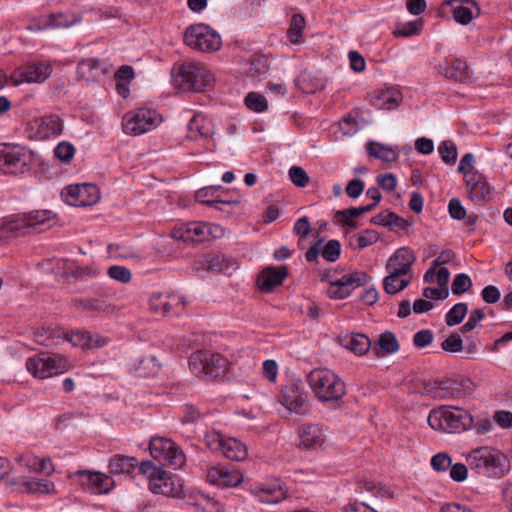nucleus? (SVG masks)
I'll return each mask as SVG.
<instances>
[{"instance_id": "1", "label": "nucleus", "mask_w": 512, "mask_h": 512, "mask_svg": "<svg viewBox=\"0 0 512 512\" xmlns=\"http://www.w3.org/2000/svg\"><path fill=\"white\" fill-rule=\"evenodd\" d=\"M307 382L320 402L340 407L346 385L335 372L326 368L314 369L307 375Z\"/></svg>"}, {"instance_id": "2", "label": "nucleus", "mask_w": 512, "mask_h": 512, "mask_svg": "<svg viewBox=\"0 0 512 512\" xmlns=\"http://www.w3.org/2000/svg\"><path fill=\"white\" fill-rule=\"evenodd\" d=\"M471 469L491 477L501 478L510 471V461L501 451L483 446L471 450L466 455Z\"/></svg>"}, {"instance_id": "3", "label": "nucleus", "mask_w": 512, "mask_h": 512, "mask_svg": "<svg viewBox=\"0 0 512 512\" xmlns=\"http://www.w3.org/2000/svg\"><path fill=\"white\" fill-rule=\"evenodd\" d=\"M428 423L437 431L459 433L473 425V417L468 411L459 407L439 406L430 411Z\"/></svg>"}, {"instance_id": "4", "label": "nucleus", "mask_w": 512, "mask_h": 512, "mask_svg": "<svg viewBox=\"0 0 512 512\" xmlns=\"http://www.w3.org/2000/svg\"><path fill=\"white\" fill-rule=\"evenodd\" d=\"M54 213L50 210L32 211L23 216H12L3 220L8 238L27 233H41L52 226Z\"/></svg>"}, {"instance_id": "5", "label": "nucleus", "mask_w": 512, "mask_h": 512, "mask_svg": "<svg viewBox=\"0 0 512 512\" xmlns=\"http://www.w3.org/2000/svg\"><path fill=\"white\" fill-rule=\"evenodd\" d=\"M173 81L183 92H200L212 84L214 77L204 64L186 63L179 67Z\"/></svg>"}, {"instance_id": "6", "label": "nucleus", "mask_w": 512, "mask_h": 512, "mask_svg": "<svg viewBox=\"0 0 512 512\" xmlns=\"http://www.w3.org/2000/svg\"><path fill=\"white\" fill-rule=\"evenodd\" d=\"M35 161L34 152L19 144H0V171L17 175L30 169Z\"/></svg>"}, {"instance_id": "7", "label": "nucleus", "mask_w": 512, "mask_h": 512, "mask_svg": "<svg viewBox=\"0 0 512 512\" xmlns=\"http://www.w3.org/2000/svg\"><path fill=\"white\" fill-rule=\"evenodd\" d=\"M189 367L198 377L214 379L228 371L229 361L219 353L199 350L191 354Z\"/></svg>"}, {"instance_id": "8", "label": "nucleus", "mask_w": 512, "mask_h": 512, "mask_svg": "<svg viewBox=\"0 0 512 512\" xmlns=\"http://www.w3.org/2000/svg\"><path fill=\"white\" fill-rule=\"evenodd\" d=\"M70 361L60 354L40 353L28 358L26 361L27 370L39 379H46L62 374L71 368Z\"/></svg>"}, {"instance_id": "9", "label": "nucleus", "mask_w": 512, "mask_h": 512, "mask_svg": "<svg viewBox=\"0 0 512 512\" xmlns=\"http://www.w3.org/2000/svg\"><path fill=\"white\" fill-rule=\"evenodd\" d=\"M204 440L208 449L229 460L243 461L248 456V449L244 443L236 438L226 437L219 431L206 432Z\"/></svg>"}, {"instance_id": "10", "label": "nucleus", "mask_w": 512, "mask_h": 512, "mask_svg": "<svg viewBox=\"0 0 512 512\" xmlns=\"http://www.w3.org/2000/svg\"><path fill=\"white\" fill-rule=\"evenodd\" d=\"M184 42L192 49L200 52H215L222 46L220 35L205 24L188 27L184 33Z\"/></svg>"}, {"instance_id": "11", "label": "nucleus", "mask_w": 512, "mask_h": 512, "mask_svg": "<svg viewBox=\"0 0 512 512\" xmlns=\"http://www.w3.org/2000/svg\"><path fill=\"white\" fill-rule=\"evenodd\" d=\"M161 120V116L155 110L140 108L124 115L123 131L129 135H141L156 128Z\"/></svg>"}, {"instance_id": "12", "label": "nucleus", "mask_w": 512, "mask_h": 512, "mask_svg": "<svg viewBox=\"0 0 512 512\" xmlns=\"http://www.w3.org/2000/svg\"><path fill=\"white\" fill-rule=\"evenodd\" d=\"M149 450L154 459L164 461L175 469L182 467L186 461L185 454L180 447L172 440L164 437L152 438Z\"/></svg>"}, {"instance_id": "13", "label": "nucleus", "mask_w": 512, "mask_h": 512, "mask_svg": "<svg viewBox=\"0 0 512 512\" xmlns=\"http://www.w3.org/2000/svg\"><path fill=\"white\" fill-rule=\"evenodd\" d=\"M61 196L64 201L76 207L91 206L100 199V192L96 185L90 183L66 186Z\"/></svg>"}, {"instance_id": "14", "label": "nucleus", "mask_w": 512, "mask_h": 512, "mask_svg": "<svg viewBox=\"0 0 512 512\" xmlns=\"http://www.w3.org/2000/svg\"><path fill=\"white\" fill-rule=\"evenodd\" d=\"M371 277L364 271H354L342 275L337 281L328 287L327 295L332 299H345L354 290L366 286Z\"/></svg>"}, {"instance_id": "15", "label": "nucleus", "mask_w": 512, "mask_h": 512, "mask_svg": "<svg viewBox=\"0 0 512 512\" xmlns=\"http://www.w3.org/2000/svg\"><path fill=\"white\" fill-rule=\"evenodd\" d=\"M415 261L416 255L411 248L401 247L397 249L390 256L386 264V269L389 271L387 282H394L396 275H407Z\"/></svg>"}, {"instance_id": "16", "label": "nucleus", "mask_w": 512, "mask_h": 512, "mask_svg": "<svg viewBox=\"0 0 512 512\" xmlns=\"http://www.w3.org/2000/svg\"><path fill=\"white\" fill-rule=\"evenodd\" d=\"M206 478L210 484L222 488L237 487L243 482V474L238 469L223 464L208 468Z\"/></svg>"}, {"instance_id": "17", "label": "nucleus", "mask_w": 512, "mask_h": 512, "mask_svg": "<svg viewBox=\"0 0 512 512\" xmlns=\"http://www.w3.org/2000/svg\"><path fill=\"white\" fill-rule=\"evenodd\" d=\"M279 401L291 413L306 415L309 412L307 396L295 383L288 384L282 389Z\"/></svg>"}, {"instance_id": "18", "label": "nucleus", "mask_w": 512, "mask_h": 512, "mask_svg": "<svg viewBox=\"0 0 512 512\" xmlns=\"http://www.w3.org/2000/svg\"><path fill=\"white\" fill-rule=\"evenodd\" d=\"M53 68L49 62H31L19 68L16 75L17 81L29 83H42L52 74Z\"/></svg>"}, {"instance_id": "19", "label": "nucleus", "mask_w": 512, "mask_h": 512, "mask_svg": "<svg viewBox=\"0 0 512 512\" xmlns=\"http://www.w3.org/2000/svg\"><path fill=\"white\" fill-rule=\"evenodd\" d=\"M288 275L286 266H269L264 268L257 277V286L263 293H271L281 285Z\"/></svg>"}, {"instance_id": "20", "label": "nucleus", "mask_w": 512, "mask_h": 512, "mask_svg": "<svg viewBox=\"0 0 512 512\" xmlns=\"http://www.w3.org/2000/svg\"><path fill=\"white\" fill-rule=\"evenodd\" d=\"M437 69L439 74L456 82L465 83L470 79L466 62L456 57L445 58Z\"/></svg>"}, {"instance_id": "21", "label": "nucleus", "mask_w": 512, "mask_h": 512, "mask_svg": "<svg viewBox=\"0 0 512 512\" xmlns=\"http://www.w3.org/2000/svg\"><path fill=\"white\" fill-rule=\"evenodd\" d=\"M112 66L96 58L83 59L78 63L77 72L86 81H97L110 73Z\"/></svg>"}, {"instance_id": "22", "label": "nucleus", "mask_w": 512, "mask_h": 512, "mask_svg": "<svg viewBox=\"0 0 512 512\" xmlns=\"http://www.w3.org/2000/svg\"><path fill=\"white\" fill-rule=\"evenodd\" d=\"M322 240L315 242L305 253V258L308 262H314L321 255L329 262H335L339 259L341 254V244L338 240H329L323 248H321Z\"/></svg>"}, {"instance_id": "23", "label": "nucleus", "mask_w": 512, "mask_h": 512, "mask_svg": "<svg viewBox=\"0 0 512 512\" xmlns=\"http://www.w3.org/2000/svg\"><path fill=\"white\" fill-rule=\"evenodd\" d=\"M299 448L305 450L318 449L323 446L326 436L319 425L308 424L298 430Z\"/></svg>"}, {"instance_id": "24", "label": "nucleus", "mask_w": 512, "mask_h": 512, "mask_svg": "<svg viewBox=\"0 0 512 512\" xmlns=\"http://www.w3.org/2000/svg\"><path fill=\"white\" fill-rule=\"evenodd\" d=\"M206 231L205 222H189L176 228L173 237L186 243H202L206 241Z\"/></svg>"}, {"instance_id": "25", "label": "nucleus", "mask_w": 512, "mask_h": 512, "mask_svg": "<svg viewBox=\"0 0 512 512\" xmlns=\"http://www.w3.org/2000/svg\"><path fill=\"white\" fill-rule=\"evenodd\" d=\"M73 304L77 309H82L83 311L99 315H110L116 309L115 305H113L109 301V298L104 295L87 297L85 299H75Z\"/></svg>"}, {"instance_id": "26", "label": "nucleus", "mask_w": 512, "mask_h": 512, "mask_svg": "<svg viewBox=\"0 0 512 512\" xmlns=\"http://www.w3.org/2000/svg\"><path fill=\"white\" fill-rule=\"evenodd\" d=\"M75 475L79 477L80 484L83 487L92 488L96 493L109 492L113 484V481L109 476L99 472L78 470Z\"/></svg>"}, {"instance_id": "27", "label": "nucleus", "mask_w": 512, "mask_h": 512, "mask_svg": "<svg viewBox=\"0 0 512 512\" xmlns=\"http://www.w3.org/2000/svg\"><path fill=\"white\" fill-rule=\"evenodd\" d=\"M456 22L466 25L480 14V9L473 0H448Z\"/></svg>"}, {"instance_id": "28", "label": "nucleus", "mask_w": 512, "mask_h": 512, "mask_svg": "<svg viewBox=\"0 0 512 512\" xmlns=\"http://www.w3.org/2000/svg\"><path fill=\"white\" fill-rule=\"evenodd\" d=\"M184 305L181 297L175 294L153 293L149 298V308L151 312L165 316L171 312L172 308L178 305Z\"/></svg>"}, {"instance_id": "29", "label": "nucleus", "mask_w": 512, "mask_h": 512, "mask_svg": "<svg viewBox=\"0 0 512 512\" xmlns=\"http://www.w3.org/2000/svg\"><path fill=\"white\" fill-rule=\"evenodd\" d=\"M195 265L201 266L206 271L227 272L236 265L234 259L226 257L223 254H206L202 260Z\"/></svg>"}, {"instance_id": "30", "label": "nucleus", "mask_w": 512, "mask_h": 512, "mask_svg": "<svg viewBox=\"0 0 512 512\" xmlns=\"http://www.w3.org/2000/svg\"><path fill=\"white\" fill-rule=\"evenodd\" d=\"M340 343L358 356L366 354L372 347L369 337L361 333L344 335L340 337Z\"/></svg>"}, {"instance_id": "31", "label": "nucleus", "mask_w": 512, "mask_h": 512, "mask_svg": "<svg viewBox=\"0 0 512 512\" xmlns=\"http://www.w3.org/2000/svg\"><path fill=\"white\" fill-rule=\"evenodd\" d=\"M401 99V94L398 91L382 90L373 93L370 102L377 109L394 110L399 106Z\"/></svg>"}, {"instance_id": "32", "label": "nucleus", "mask_w": 512, "mask_h": 512, "mask_svg": "<svg viewBox=\"0 0 512 512\" xmlns=\"http://www.w3.org/2000/svg\"><path fill=\"white\" fill-rule=\"evenodd\" d=\"M260 500L266 503H278L286 498L287 492L279 481L272 483H261L255 487Z\"/></svg>"}, {"instance_id": "33", "label": "nucleus", "mask_w": 512, "mask_h": 512, "mask_svg": "<svg viewBox=\"0 0 512 512\" xmlns=\"http://www.w3.org/2000/svg\"><path fill=\"white\" fill-rule=\"evenodd\" d=\"M371 348L377 358H382L388 354L397 352L400 345L393 332L385 331L379 336L378 341Z\"/></svg>"}, {"instance_id": "34", "label": "nucleus", "mask_w": 512, "mask_h": 512, "mask_svg": "<svg viewBox=\"0 0 512 512\" xmlns=\"http://www.w3.org/2000/svg\"><path fill=\"white\" fill-rule=\"evenodd\" d=\"M76 22L75 18H68L64 14H50L41 17L36 23L30 25L29 28L34 30H44L48 28H67Z\"/></svg>"}, {"instance_id": "35", "label": "nucleus", "mask_w": 512, "mask_h": 512, "mask_svg": "<svg viewBox=\"0 0 512 512\" xmlns=\"http://www.w3.org/2000/svg\"><path fill=\"white\" fill-rule=\"evenodd\" d=\"M221 189V186H209L199 189L196 192V200L202 204H205L210 207H214L217 210L224 211L225 206H231L234 204H238L236 200H224L219 198H208V193H218Z\"/></svg>"}, {"instance_id": "36", "label": "nucleus", "mask_w": 512, "mask_h": 512, "mask_svg": "<svg viewBox=\"0 0 512 512\" xmlns=\"http://www.w3.org/2000/svg\"><path fill=\"white\" fill-rule=\"evenodd\" d=\"M370 222L374 225H381L385 227H396L404 231H408L411 226V221L404 219L391 211H384L373 216Z\"/></svg>"}, {"instance_id": "37", "label": "nucleus", "mask_w": 512, "mask_h": 512, "mask_svg": "<svg viewBox=\"0 0 512 512\" xmlns=\"http://www.w3.org/2000/svg\"><path fill=\"white\" fill-rule=\"evenodd\" d=\"M297 86L305 93H315L325 87L326 81L312 71L302 72L296 79Z\"/></svg>"}, {"instance_id": "38", "label": "nucleus", "mask_w": 512, "mask_h": 512, "mask_svg": "<svg viewBox=\"0 0 512 512\" xmlns=\"http://www.w3.org/2000/svg\"><path fill=\"white\" fill-rule=\"evenodd\" d=\"M137 465L134 457L115 455L109 462V470L114 475H130Z\"/></svg>"}, {"instance_id": "39", "label": "nucleus", "mask_w": 512, "mask_h": 512, "mask_svg": "<svg viewBox=\"0 0 512 512\" xmlns=\"http://www.w3.org/2000/svg\"><path fill=\"white\" fill-rule=\"evenodd\" d=\"M212 133L211 122L203 115H195L188 124V137L197 140L199 137L207 138Z\"/></svg>"}, {"instance_id": "40", "label": "nucleus", "mask_w": 512, "mask_h": 512, "mask_svg": "<svg viewBox=\"0 0 512 512\" xmlns=\"http://www.w3.org/2000/svg\"><path fill=\"white\" fill-rule=\"evenodd\" d=\"M269 68V59L266 56L255 55L249 61L245 73L248 77L261 80L267 75Z\"/></svg>"}, {"instance_id": "41", "label": "nucleus", "mask_w": 512, "mask_h": 512, "mask_svg": "<svg viewBox=\"0 0 512 512\" xmlns=\"http://www.w3.org/2000/svg\"><path fill=\"white\" fill-rule=\"evenodd\" d=\"M22 493L31 494H51L55 492V485L53 482L45 479H28L21 480Z\"/></svg>"}, {"instance_id": "42", "label": "nucleus", "mask_w": 512, "mask_h": 512, "mask_svg": "<svg viewBox=\"0 0 512 512\" xmlns=\"http://www.w3.org/2000/svg\"><path fill=\"white\" fill-rule=\"evenodd\" d=\"M149 487L155 494L165 496H173L175 494L174 482L165 470L149 483Z\"/></svg>"}, {"instance_id": "43", "label": "nucleus", "mask_w": 512, "mask_h": 512, "mask_svg": "<svg viewBox=\"0 0 512 512\" xmlns=\"http://www.w3.org/2000/svg\"><path fill=\"white\" fill-rule=\"evenodd\" d=\"M367 152L370 156L385 162L397 160V153L390 147L377 142H370L367 145Z\"/></svg>"}, {"instance_id": "44", "label": "nucleus", "mask_w": 512, "mask_h": 512, "mask_svg": "<svg viewBox=\"0 0 512 512\" xmlns=\"http://www.w3.org/2000/svg\"><path fill=\"white\" fill-rule=\"evenodd\" d=\"M378 239L379 234L377 231L366 229L361 233L353 235L350 239V245L354 249L362 250L376 243Z\"/></svg>"}, {"instance_id": "45", "label": "nucleus", "mask_w": 512, "mask_h": 512, "mask_svg": "<svg viewBox=\"0 0 512 512\" xmlns=\"http://www.w3.org/2000/svg\"><path fill=\"white\" fill-rule=\"evenodd\" d=\"M65 339L69 341L72 346L80 347L83 349H90L93 347H99L98 341L94 342L92 337L86 331H76L65 334Z\"/></svg>"}, {"instance_id": "46", "label": "nucleus", "mask_w": 512, "mask_h": 512, "mask_svg": "<svg viewBox=\"0 0 512 512\" xmlns=\"http://www.w3.org/2000/svg\"><path fill=\"white\" fill-rule=\"evenodd\" d=\"M470 199L477 204H484L491 198V187L486 178L468 190Z\"/></svg>"}, {"instance_id": "47", "label": "nucleus", "mask_w": 512, "mask_h": 512, "mask_svg": "<svg viewBox=\"0 0 512 512\" xmlns=\"http://www.w3.org/2000/svg\"><path fill=\"white\" fill-rule=\"evenodd\" d=\"M305 18L300 14H294L290 21V26L287 31L289 40L292 43H300L302 40V33L305 28Z\"/></svg>"}, {"instance_id": "48", "label": "nucleus", "mask_w": 512, "mask_h": 512, "mask_svg": "<svg viewBox=\"0 0 512 512\" xmlns=\"http://www.w3.org/2000/svg\"><path fill=\"white\" fill-rule=\"evenodd\" d=\"M468 312V305L464 302L455 304L446 314L445 322L448 326L453 327L460 324Z\"/></svg>"}, {"instance_id": "49", "label": "nucleus", "mask_w": 512, "mask_h": 512, "mask_svg": "<svg viewBox=\"0 0 512 512\" xmlns=\"http://www.w3.org/2000/svg\"><path fill=\"white\" fill-rule=\"evenodd\" d=\"M453 386L452 381H436L433 385L426 389L436 399H446L453 396L451 392Z\"/></svg>"}, {"instance_id": "50", "label": "nucleus", "mask_w": 512, "mask_h": 512, "mask_svg": "<svg viewBox=\"0 0 512 512\" xmlns=\"http://www.w3.org/2000/svg\"><path fill=\"white\" fill-rule=\"evenodd\" d=\"M438 152L444 163L449 165L455 164L458 153L457 147L454 144V142L450 140L443 141L438 147Z\"/></svg>"}, {"instance_id": "51", "label": "nucleus", "mask_w": 512, "mask_h": 512, "mask_svg": "<svg viewBox=\"0 0 512 512\" xmlns=\"http://www.w3.org/2000/svg\"><path fill=\"white\" fill-rule=\"evenodd\" d=\"M245 105L247 108L257 113L264 112L268 108L266 98L257 92L247 94L245 97Z\"/></svg>"}, {"instance_id": "52", "label": "nucleus", "mask_w": 512, "mask_h": 512, "mask_svg": "<svg viewBox=\"0 0 512 512\" xmlns=\"http://www.w3.org/2000/svg\"><path fill=\"white\" fill-rule=\"evenodd\" d=\"M362 215L359 207H352L349 209L339 210L336 212L335 217L342 225L352 228L356 227V222L353 218Z\"/></svg>"}, {"instance_id": "53", "label": "nucleus", "mask_w": 512, "mask_h": 512, "mask_svg": "<svg viewBox=\"0 0 512 512\" xmlns=\"http://www.w3.org/2000/svg\"><path fill=\"white\" fill-rule=\"evenodd\" d=\"M471 287V278L465 273H460L455 276L451 285V290L454 295L459 296L467 292Z\"/></svg>"}, {"instance_id": "54", "label": "nucleus", "mask_w": 512, "mask_h": 512, "mask_svg": "<svg viewBox=\"0 0 512 512\" xmlns=\"http://www.w3.org/2000/svg\"><path fill=\"white\" fill-rule=\"evenodd\" d=\"M431 467L438 473L446 472L452 464V458L446 452H439L431 458Z\"/></svg>"}, {"instance_id": "55", "label": "nucleus", "mask_w": 512, "mask_h": 512, "mask_svg": "<svg viewBox=\"0 0 512 512\" xmlns=\"http://www.w3.org/2000/svg\"><path fill=\"white\" fill-rule=\"evenodd\" d=\"M422 27L421 21H410L401 25H398L394 31L395 36L399 37H410L420 32Z\"/></svg>"}, {"instance_id": "56", "label": "nucleus", "mask_w": 512, "mask_h": 512, "mask_svg": "<svg viewBox=\"0 0 512 512\" xmlns=\"http://www.w3.org/2000/svg\"><path fill=\"white\" fill-rule=\"evenodd\" d=\"M441 348L449 353L460 352L463 349V340L458 333H452L441 343Z\"/></svg>"}, {"instance_id": "57", "label": "nucleus", "mask_w": 512, "mask_h": 512, "mask_svg": "<svg viewBox=\"0 0 512 512\" xmlns=\"http://www.w3.org/2000/svg\"><path fill=\"white\" fill-rule=\"evenodd\" d=\"M289 177L295 186L301 188L307 186L310 181L307 172L299 166H292L289 169Z\"/></svg>"}, {"instance_id": "58", "label": "nucleus", "mask_w": 512, "mask_h": 512, "mask_svg": "<svg viewBox=\"0 0 512 512\" xmlns=\"http://www.w3.org/2000/svg\"><path fill=\"white\" fill-rule=\"evenodd\" d=\"M107 274L110 278L119 281L121 283H128L131 280V271L119 265H114L108 268Z\"/></svg>"}, {"instance_id": "59", "label": "nucleus", "mask_w": 512, "mask_h": 512, "mask_svg": "<svg viewBox=\"0 0 512 512\" xmlns=\"http://www.w3.org/2000/svg\"><path fill=\"white\" fill-rule=\"evenodd\" d=\"M402 275H396V280L394 282H390L389 283L387 282L388 280V276H386L384 278V281H383V286H384V290L386 293L390 294V295H393V294H396L400 291H402L403 289H405L410 280L409 279H401Z\"/></svg>"}, {"instance_id": "60", "label": "nucleus", "mask_w": 512, "mask_h": 512, "mask_svg": "<svg viewBox=\"0 0 512 512\" xmlns=\"http://www.w3.org/2000/svg\"><path fill=\"white\" fill-rule=\"evenodd\" d=\"M42 125L46 127L45 135H59L62 131V123L58 116L42 118Z\"/></svg>"}, {"instance_id": "61", "label": "nucleus", "mask_w": 512, "mask_h": 512, "mask_svg": "<svg viewBox=\"0 0 512 512\" xmlns=\"http://www.w3.org/2000/svg\"><path fill=\"white\" fill-rule=\"evenodd\" d=\"M74 153L73 145L65 141L59 143L54 149L55 156L64 162H69L73 158Z\"/></svg>"}, {"instance_id": "62", "label": "nucleus", "mask_w": 512, "mask_h": 512, "mask_svg": "<svg viewBox=\"0 0 512 512\" xmlns=\"http://www.w3.org/2000/svg\"><path fill=\"white\" fill-rule=\"evenodd\" d=\"M484 311L482 309H474L471 311L467 322L460 328L462 333L472 331L476 325L484 319Z\"/></svg>"}, {"instance_id": "63", "label": "nucleus", "mask_w": 512, "mask_h": 512, "mask_svg": "<svg viewBox=\"0 0 512 512\" xmlns=\"http://www.w3.org/2000/svg\"><path fill=\"white\" fill-rule=\"evenodd\" d=\"M450 478L455 482H463L467 479L468 468L463 463L451 464L449 468Z\"/></svg>"}, {"instance_id": "64", "label": "nucleus", "mask_w": 512, "mask_h": 512, "mask_svg": "<svg viewBox=\"0 0 512 512\" xmlns=\"http://www.w3.org/2000/svg\"><path fill=\"white\" fill-rule=\"evenodd\" d=\"M182 412L183 416L181 417V422L183 424L194 423L202 416L200 410L192 404H185Z\"/></svg>"}]
</instances>
